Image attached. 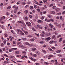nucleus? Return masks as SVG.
<instances>
[{
    "label": "nucleus",
    "mask_w": 65,
    "mask_h": 65,
    "mask_svg": "<svg viewBox=\"0 0 65 65\" xmlns=\"http://www.w3.org/2000/svg\"><path fill=\"white\" fill-rule=\"evenodd\" d=\"M17 6H14L13 7V8H15Z\"/></svg>",
    "instance_id": "nucleus-60"
},
{
    "label": "nucleus",
    "mask_w": 65,
    "mask_h": 65,
    "mask_svg": "<svg viewBox=\"0 0 65 65\" xmlns=\"http://www.w3.org/2000/svg\"><path fill=\"white\" fill-rule=\"evenodd\" d=\"M24 33H25V34H26V35H28V32L27 31H24Z\"/></svg>",
    "instance_id": "nucleus-14"
},
{
    "label": "nucleus",
    "mask_w": 65,
    "mask_h": 65,
    "mask_svg": "<svg viewBox=\"0 0 65 65\" xmlns=\"http://www.w3.org/2000/svg\"><path fill=\"white\" fill-rule=\"evenodd\" d=\"M44 63L45 64H46V65H48V64H49L47 62H45Z\"/></svg>",
    "instance_id": "nucleus-40"
},
{
    "label": "nucleus",
    "mask_w": 65,
    "mask_h": 65,
    "mask_svg": "<svg viewBox=\"0 0 65 65\" xmlns=\"http://www.w3.org/2000/svg\"><path fill=\"white\" fill-rule=\"evenodd\" d=\"M53 5H54V4H52L50 5V6H49V7H52V6H53Z\"/></svg>",
    "instance_id": "nucleus-35"
},
{
    "label": "nucleus",
    "mask_w": 65,
    "mask_h": 65,
    "mask_svg": "<svg viewBox=\"0 0 65 65\" xmlns=\"http://www.w3.org/2000/svg\"><path fill=\"white\" fill-rule=\"evenodd\" d=\"M21 44V43L20 42H18L17 43V45H19V44Z\"/></svg>",
    "instance_id": "nucleus-28"
},
{
    "label": "nucleus",
    "mask_w": 65,
    "mask_h": 65,
    "mask_svg": "<svg viewBox=\"0 0 65 65\" xmlns=\"http://www.w3.org/2000/svg\"><path fill=\"white\" fill-rule=\"evenodd\" d=\"M3 42L4 44H5V43H6V40H5L3 41Z\"/></svg>",
    "instance_id": "nucleus-31"
},
{
    "label": "nucleus",
    "mask_w": 65,
    "mask_h": 65,
    "mask_svg": "<svg viewBox=\"0 0 65 65\" xmlns=\"http://www.w3.org/2000/svg\"><path fill=\"white\" fill-rule=\"evenodd\" d=\"M0 45L2 47H3L4 45V44L3 43H1Z\"/></svg>",
    "instance_id": "nucleus-16"
},
{
    "label": "nucleus",
    "mask_w": 65,
    "mask_h": 65,
    "mask_svg": "<svg viewBox=\"0 0 65 65\" xmlns=\"http://www.w3.org/2000/svg\"><path fill=\"white\" fill-rule=\"evenodd\" d=\"M2 19V18H0V22L1 23V24H4V22H3V21L1 20V19Z\"/></svg>",
    "instance_id": "nucleus-10"
},
{
    "label": "nucleus",
    "mask_w": 65,
    "mask_h": 65,
    "mask_svg": "<svg viewBox=\"0 0 65 65\" xmlns=\"http://www.w3.org/2000/svg\"><path fill=\"white\" fill-rule=\"evenodd\" d=\"M20 34H21V35H25V34H24V33H23V32H22H22H20Z\"/></svg>",
    "instance_id": "nucleus-21"
},
{
    "label": "nucleus",
    "mask_w": 65,
    "mask_h": 65,
    "mask_svg": "<svg viewBox=\"0 0 65 65\" xmlns=\"http://www.w3.org/2000/svg\"><path fill=\"white\" fill-rule=\"evenodd\" d=\"M24 43L25 44H26V45H28L29 46H30V44L29 43L27 42H25Z\"/></svg>",
    "instance_id": "nucleus-4"
},
{
    "label": "nucleus",
    "mask_w": 65,
    "mask_h": 65,
    "mask_svg": "<svg viewBox=\"0 0 65 65\" xmlns=\"http://www.w3.org/2000/svg\"><path fill=\"white\" fill-rule=\"evenodd\" d=\"M21 55H17V57H21Z\"/></svg>",
    "instance_id": "nucleus-39"
},
{
    "label": "nucleus",
    "mask_w": 65,
    "mask_h": 65,
    "mask_svg": "<svg viewBox=\"0 0 65 65\" xmlns=\"http://www.w3.org/2000/svg\"><path fill=\"white\" fill-rule=\"evenodd\" d=\"M48 18H51L52 17V16L51 15L49 14L48 15Z\"/></svg>",
    "instance_id": "nucleus-37"
},
{
    "label": "nucleus",
    "mask_w": 65,
    "mask_h": 65,
    "mask_svg": "<svg viewBox=\"0 0 65 65\" xmlns=\"http://www.w3.org/2000/svg\"><path fill=\"white\" fill-rule=\"evenodd\" d=\"M40 36L42 37H44V35L43 34H40Z\"/></svg>",
    "instance_id": "nucleus-23"
},
{
    "label": "nucleus",
    "mask_w": 65,
    "mask_h": 65,
    "mask_svg": "<svg viewBox=\"0 0 65 65\" xmlns=\"http://www.w3.org/2000/svg\"><path fill=\"white\" fill-rule=\"evenodd\" d=\"M24 12H25V14H27L28 13V10H26L25 11H24Z\"/></svg>",
    "instance_id": "nucleus-17"
},
{
    "label": "nucleus",
    "mask_w": 65,
    "mask_h": 65,
    "mask_svg": "<svg viewBox=\"0 0 65 65\" xmlns=\"http://www.w3.org/2000/svg\"><path fill=\"white\" fill-rule=\"evenodd\" d=\"M46 45H43V47H46Z\"/></svg>",
    "instance_id": "nucleus-61"
},
{
    "label": "nucleus",
    "mask_w": 65,
    "mask_h": 65,
    "mask_svg": "<svg viewBox=\"0 0 65 65\" xmlns=\"http://www.w3.org/2000/svg\"><path fill=\"white\" fill-rule=\"evenodd\" d=\"M61 13H57L56 14V15H61Z\"/></svg>",
    "instance_id": "nucleus-54"
},
{
    "label": "nucleus",
    "mask_w": 65,
    "mask_h": 65,
    "mask_svg": "<svg viewBox=\"0 0 65 65\" xmlns=\"http://www.w3.org/2000/svg\"><path fill=\"white\" fill-rule=\"evenodd\" d=\"M61 37V35H58L57 36V38H59V37Z\"/></svg>",
    "instance_id": "nucleus-32"
},
{
    "label": "nucleus",
    "mask_w": 65,
    "mask_h": 65,
    "mask_svg": "<svg viewBox=\"0 0 65 65\" xmlns=\"http://www.w3.org/2000/svg\"><path fill=\"white\" fill-rule=\"evenodd\" d=\"M34 44H33V43H32L30 44V45L29 46H33V45Z\"/></svg>",
    "instance_id": "nucleus-34"
},
{
    "label": "nucleus",
    "mask_w": 65,
    "mask_h": 65,
    "mask_svg": "<svg viewBox=\"0 0 65 65\" xmlns=\"http://www.w3.org/2000/svg\"><path fill=\"white\" fill-rule=\"evenodd\" d=\"M61 50H58L56 51V53H61Z\"/></svg>",
    "instance_id": "nucleus-19"
},
{
    "label": "nucleus",
    "mask_w": 65,
    "mask_h": 65,
    "mask_svg": "<svg viewBox=\"0 0 65 65\" xmlns=\"http://www.w3.org/2000/svg\"><path fill=\"white\" fill-rule=\"evenodd\" d=\"M35 35H36L37 36H38V37H39V34H37L36 33H35Z\"/></svg>",
    "instance_id": "nucleus-36"
},
{
    "label": "nucleus",
    "mask_w": 65,
    "mask_h": 65,
    "mask_svg": "<svg viewBox=\"0 0 65 65\" xmlns=\"http://www.w3.org/2000/svg\"><path fill=\"white\" fill-rule=\"evenodd\" d=\"M51 39V38L50 37H48L45 38V40H46L48 41V40H50Z\"/></svg>",
    "instance_id": "nucleus-8"
},
{
    "label": "nucleus",
    "mask_w": 65,
    "mask_h": 65,
    "mask_svg": "<svg viewBox=\"0 0 65 65\" xmlns=\"http://www.w3.org/2000/svg\"><path fill=\"white\" fill-rule=\"evenodd\" d=\"M17 31L18 32H22V30H21L19 29H17Z\"/></svg>",
    "instance_id": "nucleus-18"
},
{
    "label": "nucleus",
    "mask_w": 65,
    "mask_h": 65,
    "mask_svg": "<svg viewBox=\"0 0 65 65\" xmlns=\"http://www.w3.org/2000/svg\"><path fill=\"white\" fill-rule=\"evenodd\" d=\"M38 22L39 23H42L43 21L40 20H39L38 21Z\"/></svg>",
    "instance_id": "nucleus-9"
},
{
    "label": "nucleus",
    "mask_w": 65,
    "mask_h": 65,
    "mask_svg": "<svg viewBox=\"0 0 65 65\" xmlns=\"http://www.w3.org/2000/svg\"><path fill=\"white\" fill-rule=\"evenodd\" d=\"M19 46L21 47H23V46L22 45H19Z\"/></svg>",
    "instance_id": "nucleus-53"
},
{
    "label": "nucleus",
    "mask_w": 65,
    "mask_h": 65,
    "mask_svg": "<svg viewBox=\"0 0 65 65\" xmlns=\"http://www.w3.org/2000/svg\"><path fill=\"white\" fill-rule=\"evenodd\" d=\"M32 50L33 51H35L36 50V49L35 48H32Z\"/></svg>",
    "instance_id": "nucleus-20"
},
{
    "label": "nucleus",
    "mask_w": 65,
    "mask_h": 65,
    "mask_svg": "<svg viewBox=\"0 0 65 65\" xmlns=\"http://www.w3.org/2000/svg\"><path fill=\"white\" fill-rule=\"evenodd\" d=\"M40 25L38 24L37 25V27L38 28H39V29H42V27H41Z\"/></svg>",
    "instance_id": "nucleus-2"
},
{
    "label": "nucleus",
    "mask_w": 65,
    "mask_h": 65,
    "mask_svg": "<svg viewBox=\"0 0 65 65\" xmlns=\"http://www.w3.org/2000/svg\"><path fill=\"white\" fill-rule=\"evenodd\" d=\"M25 21H28V17H25Z\"/></svg>",
    "instance_id": "nucleus-22"
},
{
    "label": "nucleus",
    "mask_w": 65,
    "mask_h": 65,
    "mask_svg": "<svg viewBox=\"0 0 65 65\" xmlns=\"http://www.w3.org/2000/svg\"><path fill=\"white\" fill-rule=\"evenodd\" d=\"M3 3H2L0 4V6H3Z\"/></svg>",
    "instance_id": "nucleus-58"
},
{
    "label": "nucleus",
    "mask_w": 65,
    "mask_h": 65,
    "mask_svg": "<svg viewBox=\"0 0 65 65\" xmlns=\"http://www.w3.org/2000/svg\"><path fill=\"white\" fill-rule=\"evenodd\" d=\"M49 25L50 28H53L54 27V26L51 23L49 24Z\"/></svg>",
    "instance_id": "nucleus-5"
},
{
    "label": "nucleus",
    "mask_w": 65,
    "mask_h": 65,
    "mask_svg": "<svg viewBox=\"0 0 65 65\" xmlns=\"http://www.w3.org/2000/svg\"><path fill=\"white\" fill-rule=\"evenodd\" d=\"M36 53L37 54V55H39V52H37Z\"/></svg>",
    "instance_id": "nucleus-55"
},
{
    "label": "nucleus",
    "mask_w": 65,
    "mask_h": 65,
    "mask_svg": "<svg viewBox=\"0 0 65 65\" xmlns=\"http://www.w3.org/2000/svg\"><path fill=\"white\" fill-rule=\"evenodd\" d=\"M59 10L60 8H57V10H56V12H59Z\"/></svg>",
    "instance_id": "nucleus-12"
},
{
    "label": "nucleus",
    "mask_w": 65,
    "mask_h": 65,
    "mask_svg": "<svg viewBox=\"0 0 65 65\" xmlns=\"http://www.w3.org/2000/svg\"><path fill=\"white\" fill-rule=\"evenodd\" d=\"M42 52H43V53H46V51H45L43 50H42Z\"/></svg>",
    "instance_id": "nucleus-43"
},
{
    "label": "nucleus",
    "mask_w": 65,
    "mask_h": 65,
    "mask_svg": "<svg viewBox=\"0 0 65 65\" xmlns=\"http://www.w3.org/2000/svg\"><path fill=\"white\" fill-rule=\"evenodd\" d=\"M57 27H58L59 28H60L61 27V25L60 24H59L57 25Z\"/></svg>",
    "instance_id": "nucleus-46"
},
{
    "label": "nucleus",
    "mask_w": 65,
    "mask_h": 65,
    "mask_svg": "<svg viewBox=\"0 0 65 65\" xmlns=\"http://www.w3.org/2000/svg\"><path fill=\"white\" fill-rule=\"evenodd\" d=\"M3 50V51H5V48L4 47V48H3L2 49Z\"/></svg>",
    "instance_id": "nucleus-64"
},
{
    "label": "nucleus",
    "mask_w": 65,
    "mask_h": 65,
    "mask_svg": "<svg viewBox=\"0 0 65 65\" xmlns=\"http://www.w3.org/2000/svg\"><path fill=\"white\" fill-rule=\"evenodd\" d=\"M22 39L23 40H26V38H22Z\"/></svg>",
    "instance_id": "nucleus-38"
},
{
    "label": "nucleus",
    "mask_w": 65,
    "mask_h": 65,
    "mask_svg": "<svg viewBox=\"0 0 65 65\" xmlns=\"http://www.w3.org/2000/svg\"><path fill=\"white\" fill-rule=\"evenodd\" d=\"M22 53L24 55H26V53L25 52V51H22Z\"/></svg>",
    "instance_id": "nucleus-11"
},
{
    "label": "nucleus",
    "mask_w": 65,
    "mask_h": 65,
    "mask_svg": "<svg viewBox=\"0 0 65 65\" xmlns=\"http://www.w3.org/2000/svg\"><path fill=\"white\" fill-rule=\"evenodd\" d=\"M41 20H43L44 19V17L42 16L41 18Z\"/></svg>",
    "instance_id": "nucleus-49"
},
{
    "label": "nucleus",
    "mask_w": 65,
    "mask_h": 65,
    "mask_svg": "<svg viewBox=\"0 0 65 65\" xmlns=\"http://www.w3.org/2000/svg\"><path fill=\"white\" fill-rule=\"evenodd\" d=\"M4 63L6 64H7V63H8V62L7 61H5L4 62Z\"/></svg>",
    "instance_id": "nucleus-50"
},
{
    "label": "nucleus",
    "mask_w": 65,
    "mask_h": 65,
    "mask_svg": "<svg viewBox=\"0 0 65 65\" xmlns=\"http://www.w3.org/2000/svg\"><path fill=\"white\" fill-rule=\"evenodd\" d=\"M51 48L52 49L54 50H56V48L55 47H52Z\"/></svg>",
    "instance_id": "nucleus-45"
},
{
    "label": "nucleus",
    "mask_w": 65,
    "mask_h": 65,
    "mask_svg": "<svg viewBox=\"0 0 65 65\" xmlns=\"http://www.w3.org/2000/svg\"><path fill=\"white\" fill-rule=\"evenodd\" d=\"M34 40H35V39L34 38H33L30 39V41H34Z\"/></svg>",
    "instance_id": "nucleus-15"
},
{
    "label": "nucleus",
    "mask_w": 65,
    "mask_h": 65,
    "mask_svg": "<svg viewBox=\"0 0 65 65\" xmlns=\"http://www.w3.org/2000/svg\"><path fill=\"white\" fill-rule=\"evenodd\" d=\"M43 2L45 4H47V0H44Z\"/></svg>",
    "instance_id": "nucleus-7"
},
{
    "label": "nucleus",
    "mask_w": 65,
    "mask_h": 65,
    "mask_svg": "<svg viewBox=\"0 0 65 65\" xmlns=\"http://www.w3.org/2000/svg\"><path fill=\"white\" fill-rule=\"evenodd\" d=\"M58 56L60 57H62V55H61V54H58Z\"/></svg>",
    "instance_id": "nucleus-41"
},
{
    "label": "nucleus",
    "mask_w": 65,
    "mask_h": 65,
    "mask_svg": "<svg viewBox=\"0 0 65 65\" xmlns=\"http://www.w3.org/2000/svg\"><path fill=\"white\" fill-rule=\"evenodd\" d=\"M30 8L31 9H33V6H31L30 7Z\"/></svg>",
    "instance_id": "nucleus-29"
},
{
    "label": "nucleus",
    "mask_w": 65,
    "mask_h": 65,
    "mask_svg": "<svg viewBox=\"0 0 65 65\" xmlns=\"http://www.w3.org/2000/svg\"><path fill=\"white\" fill-rule=\"evenodd\" d=\"M11 58H13L14 59H15V57H14V56H12L11 57Z\"/></svg>",
    "instance_id": "nucleus-51"
},
{
    "label": "nucleus",
    "mask_w": 65,
    "mask_h": 65,
    "mask_svg": "<svg viewBox=\"0 0 65 65\" xmlns=\"http://www.w3.org/2000/svg\"><path fill=\"white\" fill-rule=\"evenodd\" d=\"M54 57V56L52 55H50L48 56V57H49V58H52V57Z\"/></svg>",
    "instance_id": "nucleus-13"
},
{
    "label": "nucleus",
    "mask_w": 65,
    "mask_h": 65,
    "mask_svg": "<svg viewBox=\"0 0 65 65\" xmlns=\"http://www.w3.org/2000/svg\"><path fill=\"white\" fill-rule=\"evenodd\" d=\"M21 59H25V57H24V56H22L21 57Z\"/></svg>",
    "instance_id": "nucleus-52"
},
{
    "label": "nucleus",
    "mask_w": 65,
    "mask_h": 65,
    "mask_svg": "<svg viewBox=\"0 0 65 65\" xmlns=\"http://www.w3.org/2000/svg\"><path fill=\"white\" fill-rule=\"evenodd\" d=\"M30 59L33 61H34V62H35L36 61V59H33L32 57L29 58Z\"/></svg>",
    "instance_id": "nucleus-3"
},
{
    "label": "nucleus",
    "mask_w": 65,
    "mask_h": 65,
    "mask_svg": "<svg viewBox=\"0 0 65 65\" xmlns=\"http://www.w3.org/2000/svg\"><path fill=\"white\" fill-rule=\"evenodd\" d=\"M40 43H44V42L43 41H41L40 42Z\"/></svg>",
    "instance_id": "nucleus-63"
},
{
    "label": "nucleus",
    "mask_w": 65,
    "mask_h": 65,
    "mask_svg": "<svg viewBox=\"0 0 65 65\" xmlns=\"http://www.w3.org/2000/svg\"><path fill=\"white\" fill-rule=\"evenodd\" d=\"M53 41H50V42L49 43H53Z\"/></svg>",
    "instance_id": "nucleus-62"
},
{
    "label": "nucleus",
    "mask_w": 65,
    "mask_h": 65,
    "mask_svg": "<svg viewBox=\"0 0 65 65\" xmlns=\"http://www.w3.org/2000/svg\"><path fill=\"white\" fill-rule=\"evenodd\" d=\"M50 21H51V19H49L48 20H47V22H50Z\"/></svg>",
    "instance_id": "nucleus-47"
},
{
    "label": "nucleus",
    "mask_w": 65,
    "mask_h": 65,
    "mask_svg": "<svg viewBox=\"0 0 65 65\" xmlns=\"http://www.w3.org/2000/svg\"><path fill=\"white\" fill-rule=\"evenodd\" d=\"M62 40V38H60L59 40V42H61Z\"/></svg>",
    "instance_id": "nucleus-44"
},
{
    "label": "nucleus",
    "mask_w": 65,
    "mask_h": 65,
    "mask_svg": "<svg viewBox=\"0 0 65 65\" xmlns=\"http://www.w3.org/2000/svg\"><path fill=\"white\" fill-rule=\"evenodd\" d=\"M52 38H53V39H54V40H56V37L55 35H53L52 37Z\"/></svg>",
    "instance_id": "nucleus-6"
},
{
    "label": "nucleus",
    "mask_w": 65,
    "mask_h": 65,
    "mask_svg": "<svg viewBox=\"0 0 65 65\" xmlns=\"http://www.w3.org/2000/svg\"><path fill=\"white\" fill-rule=\"evenodd\" d=\"M56 6H53V9H55V8H56Z\"/></svg>",
    "instance_id": "nucleus-56"
},
{
    "label": "nucleus",
    "mask_w": 65,
    "mask_h": 65,
    "mask_svg": "<svg viewBox=\"0 0 65 65\" xmlns=\"http://www.w3.org/2000/svg\"><path fill=\"white\" fill-rule=\"evenodd\" d=\"M5 37H7V36H8V35H7V34L6 33H5L4 34Z\"/></svg>",
    "instance_id": "nucleus-27"
},
{
    "label": "nucleus",
    "mask_w": 65,
    "mask_h": 65,
    "mask_svg": "<svg viewBox=\"0 0 65 65\" xmlns=\"http://www.w3.org/2000/svg\"><path fill=\"white\" fill-rule=\"evenodd\" d=\"M2 29H4V26L3 25H2L1 26Z\"/></svg>",
    "instance_id": "nucleus-25"
},
{
    "label": "nucleus",
    "mask_w": 65,
    "mask_h": 65,
    "mask_svg": "<svg viewBox=\"0 0 65 65\" xmlns=\"http://www.w3.org/2000/svg\"><path fill=\"white\" fill-rule=\"evenodd\" d=\"M11 32L13 33V34H14V32L13 31V30H11Z\"/></svg>",
    "instance_id": "nucleus-57"
},
{
    "label": "nucleus",
    "mask_w": 65,
    "mask_h": 65,
    "mask_svg": "<svg viewBox=\"0 0 65 65\" xmlns=\"http://www.w3.org/2000/svg\"><path fill=\"white\" fill-rule=\"evenodd\" d=\"M33 56H34V57H37V55L35 54H33Z\"/></svg>",
    "instance_id": "nucleus-30"
},
{
    "label": "nucleus",
    "mask_w": 65,
    "mask_h": 65,
    "mask_svg": "<svg viewBox=\"0 0 65 65\" xmlns=\"http://www.w3.org/2000/svg\"><path fill=\"white\" fill-rule=\"evenodd\" d=\"M10 8H11V7L10 6H8L7 8V9H10Z\"/></svg>",
    "instance_id": "nucleus-26"
},
{
    "label": "nucleus",
    "mask_w": 65,
    "mask_h": 65,
    "mask_svg": "<svg viewBox=\"0 0 65 65\" xmlns=\"http://www.w3.org/2000/svg\"><path fill=\"white\" fill-rule=\"evenodd\" d=\"M51 21H52V22H54V20L53 19H50Z\"/></svg>",
    "instance_id": "nucleus-42"
},
{
    "label": "nucleus",
    "mask_w": 65,
    "mask_h": 65,
    "mask_svg": "<svg viewBox=\"0 0 65 65\" xmlns=\"http://www.w3.org/2000/svg\"><path fill=\"white\" fill-rule=\"evenodd\" d=\"M3 52V51H2V50L1 49H0V53H2Z\"/></svg>",
    "instance_id": "nucleus-48"
},
{
    "label": "nucleus",
    "mask_w": 65,
    "mask_h": 65,
    "mask_svg": "<svg viewBox=\"0 0 65 65\" xmlns=\"http://www.w3.org/2000/svg\"><path fill=\"white\" fill-rule=\"evenodd\" d=\"M15 53L17 54H19V52L18 51H16Z\"/></svg>",
    "instance_id": "nucleus-24"
},
{
    "label": "nucleus",
    "mask_w": 65,
    "mask_h": 65,
    "mask_svg": "<svg viewBox=\"0 0 65 65\" xmlns=\"http://www.w3.org/2000/svg\"><path fill=\"white\" fill-rule=\"evenodd\" d=\"M37 11H38V12H39L40 11V9H37Z\"/></svg>",
    "instance_id": "nucleus-59"
},
{
    "label": "nucleus",
    "mask_w": 65,
    "mask_h": 65,
    "mask_svg": "<svg viewBox=\"0 0 65 65\" xmlns=\"http://www.w3.org/2000/svg\"><path fill=\"white\" fill-rule=\"evenodd\" d=\"M35 4H37V5H39V3L35 1Z\"/></svg>",
    "instance_id": "nucleus-33"
},
{
    "label": "nucleus",
    "mask_w": 65,
    "mask_h": 65,
    "mask_svg": "<svg viewBox=\"0 0 65 65\" xmlns=\"http://www.w3.org/2000/svg\"><path fill=\"white\" fill-rule=\"evenodd\" d=\"M26 25L28 26H31V24L29 22H26Z\"/></svg>",
    "instance_id": "nucleus-1"
}]
</instances>
